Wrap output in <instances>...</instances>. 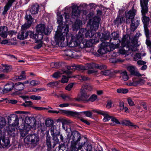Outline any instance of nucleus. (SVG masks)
Here are the masks:
<instances>
[{
  "mask_svg": "<svg viewBox=\"0 0 151 151\" xmlns=\"http://www.w3.org/2000/svg\"><path fill=\"white\" fill-rule=\"evenodd\" d=\"M97 35V37L94 38L90 39L87 41L86 42V46L87 47H90L92 46L93 44L98 42L99 41V38L100 37V33H97L96 34V36Z\"/></svg>",
  "mask_w": 151,
  "mask_h": 151,
  "instance_id": "obj_12",
  "label": "nucleus"
},
{
  "mask_svg": "<svg viewBox=\"0 0 151 151\" xmlns=\"http://www.w3.org/2000/svg\"><path fill=\"white\" fill-rule=\"evenodd\" d=\"M70 78L68 75L67 76L63 75L61 80V82L63 83H67L68 81V78Z\"/></svg>",
  "mask_w": 151,
  "mask_h": 151,
  "instance_id": "obj_42",
  "label": "nucleus"
},
{
  "mask_svg": "<svg viewBox=\"0 0 151 151\" xmlns=\"http://www.w3.org/2000/svg\"><path fill=\"white\" fill-rule=\"evenodd\" d=\"M136 12V10L134 9L133 7H132V10L128 11L127 13H126V19H131L132 20L133 19V18L135 16Z\"/></svg>",
  "mask_w": 151,
  "mask_h": 151,
  "instance_id": "obj_14",
  "label": "nucleus"
},
{
  "mask_svg": "<svg viewBox=\"0 0 151 151\" xmlns=\"http://www.w3.org/2000/svg\"><path fill=\"white\" fill-rule=\"evenodd\" d=\"M79 8V7L76 6H73L72 15V17L73 18H74L75 17H78L80 15V11Z\"/></svg>",
  "mask_w": 151,
  "mask_h": 151,
  "instance_id": "obj_20",
  "label": "nucleus"
},
{
  "mask_svg": "<svg viewBox=\"0 0 151 151\" xmlns=\"http://www.w3.org/2000/svg\"><path fill=\"white\" fill-rule=\"evenodd\" d=\"M81 139V134L77 131L72 132L70 140L71 141L70 149L71 151H76V145Z\"/></svg>",
  "mask_w": 151,
  "mask_h": 151,
  "instance_id": "obj_6",
  "label": "nucleus"
},
{
  "mask_svg": "<svg viewBox=\"0 0 151 151\" xmlns=\"http://www.w3.org/2000/svg\"><path fill=\"white\" fill-rule=\"evenodd\" d=\"M60 96L64 100L69 101L71 100V99L70 96L67 94H63L61 95Z\"/></svg>",
  "mask_w": 151,
  "mask_h": 151,
  "instance_id": "obj_47",
  "label": "nucleus"
},
{
  "mask_svg": "<svg viewBox=\"0 0 151 151\" xmlns=\"http://www.w3.org/2000/svg\"><path fill=\"white\" fill-rule=\"evenodd\" d=\"M81 88H83V89H85L86 91L87 90L89 91H91L93 89L92 85L90 84L87 83L83 84Z\"/></svg>",
  "mask_w": 151,
  "mask_h": 151,
  "instance_id": "obj_37",
  "label": "nucleus"
},
{
  "mask_svg": "<svg viewBox=\"0 0 151 151\" xmlns=\"http://www.w3.org/2000/svg\"><path fill=\"white\" fill-rule=\"evenodd\" d=\"M128 37L127 35L124 36L122 39V42L119 41L117 44H113L112 46H110L109 47L111 50H112L120 46L121 48L119 50V53L122 55H125L126 56L129 55L132 53V52L137 50V44L133 42L129 43Z\"/></svg>",
  "mask_w": 151,
  "mask_h": 151,
  "instance_id": "obj_1",
  "label": "nucleus"
},
{
  "mask_svg": "<svg viewBox=\"0 0 151 151\" xmlns=\"http://www.w3.org/2000/svg\"><path fill=\"white\" fill-rule=\"evenodd\" d=\"M119 36V34L117 33L114 32L111 34L110 37H112L111 39L113 38L114 40H117Z\"/></svg>",
  "mask_w": 151,
  "mask_h": 151,
  "instance_id": "obj_44",
  "label": "nucleus"
},
{
  "mask_svg": "<svg viewBox=\"0 0 151 151\" xmlns=\"http://www.w3.org/2000/svg\"><path fill=\"white\" fill-rule=\"evenodd\" d=\"M57 122H61L62 123V124L63 125L68 124L71 122V121L70 120L63 118L58 119L57 120Z\"/></svg>",
  "mask_w": 151,
  "mask_h": 151,
  "instance_id": "obj_30",
  "label": "nucleus"
},
{
  "mask_svg": "<svg viewBox=\"0 0 151 151\" xmlns=\"http://www.w3.org/2000/svg\"><path fill=\"white\" fill-rule=\"evenodd\" d=\"M140 23V18L139 17H136L132 20L130 25L131 30L134 31L137 28Z\"/></svg>",
  "mask_w": 151,
  "mask_h": 151,
  "instance_id": "obj_13",
  "label": "nucleus"
},
{
  "mask_svg": "<svg viewBox=\"0 0 151 151\" xmlns=\"http://www.w3.org/2000/svg\"><path fill=\"white\" fill-rule=\"evenodd\" d=\"M107 104L106 105V108L108 109L112 107L113 104L112 101L111 100H108L107 102Z\"/></svg>",
  "mask_w": 151,
  "mask_h": 151,
  "instance_id": "obj_46",
  "label": "nucleus"
},
{
  "mask_svg": "<svg viewBox=\"0 0 151 151\" xmlns=\"http://www.w3.org/2000/svg\"><path fill=\"white\" fill-rule=\"evenodd\" d=\"M58 82L57 81L52 82L47 84V86L50 87L54 88L57 86L58 84Z\"/></svg>",
  "mask_w": 151,
  "mask_h": 151,
  "instance_id": "obj_39",
  "label": "nucleus"
},
{
  "mask_svg": "<svg viewBox=\"0 0 151 151\" xmlns=\"http://www.w3.org/2000/svg\"><path fill=\"white\" fill-rule=\"evenodd\" d=\"M122 124L123 125L127 126H133L134 128H136L137 127L135 125H133V124L130 122L129 121L126 120H124L122 122Z\"/></svg>",
  "mask_w": 151,
  "mask_h": 151,
  "instance_id": "obj_35",
  "label": "nucleus"
},
{
  "mask_svg": "<svg viewBox=\"0 0 151 151\" xmlns=\"http://www.w3.org/2000/svg\"><path fill=\"white\" fill-rule=\"evenodd\" d=\"M82 22L80 20H77L72 26V29L73 31H77L79 29L81 26L82 25Z\"/></svg>",
  "mask_w": 151,
  "mask_h": 151,
  "instance_id": "obj_23",
  "label": "nucleus"
},
{
  "mask_svg": "<svg viewBox=\"0 0 151 151\" xmlns=\"http://www.w3.org/2000/svg\"><path fill=\"white\" fill-rule=\"evenodd\" d=\"M35 41L36 43H38L39 42H40V43L39 44H38L37 45L35 46L34 47V48L35 49H39L42 46V42L41 41V40L40 41H37V40H36L35 39Z\"/></svg>",
  "mask_w": 151,
  "mask_h": 151,
  "instance_id": "obj_51",
  "label": "nucleus"
},
{
  "mask_svg": "<svg viewBox=\"0 0 151 151\" xmlns=\"http://www.w3.org/2000/svg\"><path fill=\"white\" fill-rule=\"evenodd\" d=\"M97 72V71L94 69H90L87 71L88 74H94Z\"/></svg>",
  "mask_w": 151,
  "mask_h": 151,
  "instance_id": "obj_56",
  "label": "nucleus"
},
{
  "mask_svg": "<svg viewBox=\"0 0 151 151\" xmlns=\"http://www.w3.org/2000/svg\"><path fill=\"white\" fill-rule=\"evenodd\" d=\"M35 108L36 109L40 111L43 110H47L50 108L51 109H52V108L50 107H48L47 108L43 107H36Z\"/></svg>",
  "mask_w": 151,
  "mask_h": 151,
  "instance_id": "obj_57",
  "label": "nucleus"
},
{
  "mask_svg": "<svg viewBox=\"0 0 151 151\" xmlns=\"http://www.w3.org/2000/svg\"><path fill=\"white\" fill-rule=\"evenodd\" d=\"M16 0H7L8 2L6 4L4 8V10L2 12V14L4 15L6 13L8 10H9L10 7L12 6V4Z\"/></svg>",
  "mask_w": 151,
  "mask_h": 151,
  "instance_id": "obj_16",
  "label": "nucleus"
},
{
  "mask_svg": "<svg viewBox=\"0 0 151 151\" xmlns=\"http://www.w3.org/2000/svg\"><path fill=\"white\" fill-rule=\"evenodd\" d=\"M40 83L39 81L32 80L30 82V84L31 86H35L39 85Z\"/></svg>",
  "mask_w": 151,
  "mask_h": 151,
  "instance_id": "obj_48",
  "label": "nucleus"
},
{
  "mask_svg": "<svg viewBox=\"0 0 151 151\" xmlns=\"http://www.w3.org/2000/svg\"><path fill=\"white\" fill-rule=\"evenodd\" d=\"M14 88V83L11 82L6 84L4 87L3 91L4 93H7L11 91Z\"/></svg>",
  "mask_w": 151,
  "mask_h": 151,
  "instance_id": "obj_17",
  "label": "nucleus"
},
{
  "mask_svg": "<svg viewBox=\"0 0 151 151\" xmlns=\"http://www.w3.org/2000/svg\"><path fill=\"white\" fill-rule=\"evenodd\" d=\"M127 101L129 106H133L134 105L133 101L131 98H128L127 99Z\"/></svg>",
  "mask_w": 151,
  "mask_h": 151,
  "instance_id": "obj_58",
  "label": "nucleus"
},
{
  "mask_svg": "<svg viewBox=\"0 0 151 151\" xmlns=\"http://www.w3.org/2000/svg\"><path fill=\"white\" fill-rule=\"evenodd\" d=\"M26 78V76L25 75H23L20 74L19 76H18L17 77V79H19L20 80H24Z\"/></svg>",
  "mask_w": 151,
  "mask_h": 151,
  "instance_id": "obj_62",
  "label": "nucleus"
},
{
  "mask_svg": "<svg viewBox=\"0 0 151 151\" xmlns=\"http://www.w3.org/2000/svg\"><path fill=\"white\" fill-rule=\"evenodd\" d=\"M82 113L85 114L86 116L87 117H91L92 116L93 113L89 111H83Z\"/></svg>",
  "mask_w": 151,
  "mask_h": 151,
  "instance_id": "obj_54",
  "label": "nucleus"
},
{
  "mask_svg": "<svg viewBox=\"0 0 151 151\" xmlns=\"http://www.w3.org/2000/svg\"><path fill=\"white\" fill-rule=\"evenodd\" d=\"M125 20V19L123 17H118L115 19L114 21L116 24H120L122 22H124Z\"/></svg>",
  "mask_w": 151,
  "mask_h": 151,
  "instance_id": "obj_36",
  "label": "nucleus"
},
{
  "mask_svg": "<svg viewBox=\"0 0 151 151\" xmlns=\"http://www.w3.org/2000/svg\"><path fill=\"white\" fill-rule=\"evenodd\" d=\"M28 132V130L26 129H21L20 130V134L21 136L24 137Z\"/></svg>",
  "mask_w": 151,
  "mask_h": 151,
  "instance_id": "obj_43",
  "label": "nucleus"
},
{
  "mask_svg": "<svg viewBox=\"0 0 151 151\" xmlns=\"http://www.w3.org/2000/svg\"><path fill=\"white\" fill-rule=\"evenodd\" d=\"M81 78V80L83 81H87L89 79V78L88 77L85 76L81 75L80 76V78Z\"/></svg>",
  "mask_w": 151,
  "mask_h": 151,
  "instance_id": "obj_61",
  "label": "nucleus"
},
{
  "mask_svg": "<svg viewBox=\"0 0 151 151\" xmlns=\"http://www.w3.org/2000/svg\"><path fill=\"white\" fill-rule=\"evenodd\" d=\"M45 124L48 127H50L52 124V120H50L46 121Z\"/></svg>",
  "mask_w": 151,
  "mask_h": 151,
  "instance_id": "obj_64",
  "label": "nucleus"
},
{
  "mask_svg": "<svg viewBox=\"0 0 151 151\" xmlns=\"http://www.w3.org/2000/svg\"><path fill=\"white\" fill-rule=\"evenodd\" d=\"M45 26L44 24H40L37 25L36 28V31L38 34H34L31 32H29L30 37L33 39L37 40V41H40L42 40L43 38V34L44 33L46 35H48L50 33V30L47 31L45 30Z\"/></svg>",
  "mask_w": 151,
  "mask_h": 151,
  "instance_id": "obj_4",
  "label": "nucleus"
},
{
  "mask_svg": "<svg viewBox=\"0 0 151 151\" xmlns=\"http://www.w3.org/2000/svg\"><path fill=\"white\" fill-rule=\"evenodd\" d=\"M39 5L37 3L32 5L30 10V12L32 14H37L39 11Z\"/></svg>",
  "mask_w": 151,
  "mask_h": 151,
  "instance_id": "obj_18",
  "label": "nucleus"
},
{
  "mask_svg": "<svg viewBox=\"0 0 151 151\" xmlns=\"http://www.w3.org/2000/svg\"><path fill=\"white\" fill-rule=\"evenodd\" d=\"M100 20V18L97 17H94L92 21H91L92 20H91L90 22L91 31L90 32L89 30H86L84 29V31L83 33H84L86 37L91 38L93 37L94 36V38L97 37V35L96 36V34L98 33H96V30L98 29L99 27V22Z\"/></svg>",
  "mask_w": 151,
  "mask_h": 151,
  "instance_id": "obj_3",
  "label": "nucleus"
},
{
  "mask_svg": "<svg viewBox=\"0 0 151 151\" xmlns=\"http://www.w3.org/2000/svg\"><path fill=\"white\" fill-rule=\"evenodd\" d=\"M111 121L112 122L111 124L112 125L114 126L116 124H120L119 120L115 117H112L111 118Z\"/></svg>",
  "mask_w": 151,
  "mask_h": 151,
  "instance_id": "obj_41",
  "label": "nucleus"
},
{
  "mask_svg": "<svg viewBox=\"0 0 151 151\" xmlns=\"http://www.w3.org/2000/svg\"><path fill=\"white\" fill-rule=\"evenodd\" d=\"M32 105V102L30 101H25V103L22 104V105L25 107L31 106Z\"/></svg>",
  "mask_w": 151,
  "mask_h": 151,
  "instance_id": "obj_52",
  "label": "nucleus"
},
{
  "mask_svg": "<svg viewBox=\"0 0 151 151\" xmlns=\"http://www.w3.org/2000/svg\"><path fill=\"white\" fill-rule=\"evenodd\" d=\"M25 18L27 20V22L23 25H22L21 27L22 31L25 30L29 27L31 26L34 19L31 15L30 14L28 15L27 14H26Z\"/></svg>",
  "mask_w": 151,
  "mask_h": 151,
  "instance_id": "obj_8",
  "label": "nucleus"
},
{
  "mask_svg": "<svg viewBox=\"0 0 151 151\" xmlns=\"http://www.w3.org/2000/svg\"><path fill=\"white\" fill-rule=\"evenodd\" d=\"M62 112L64 114H65L68 116H71L76 117L79 115V113L78 112L66 110H63Z\"/></svg>",
  "mask_w": 151,
  "mask_h": 151,
  "instance_id": "obj_25",
  "label": "nucleus"
},
{
  "mask_svg": "<svg viewBox=\"0 0 151 151\" xmlns=\"http://www.w3.org/2000/svg\"><path fill=\"white\" fill-rule=\"evenodd\" d=\"M97 66L96 64L94 63H88V64L87 67L90 69H95L96 68V67Z\"/></svg>",
  "mask_w": 151,
  "mask_h": 151,
  "instance_id": "obj_53",
  "label": "nucleus"
},
{
  "mask_svg": "<svg viewBox=\"0 0 151 151\" xmlns=\"http://www.w3.org/2000/svg\"><path fill=\"white\" fill-rule=\"evenodd\" d=\"M41 97L40 96H36L35 95H32L30 96V98L31 99L34 100H39L41 99Z\"/></svg>",
  "mask_w": 151,
  "mask_h": 151,
  "instance_id": "obj_55",
  "label": "nucleus"
},
{
  "mask_svg": "<svg viewBox=\"0 0 151 151\" xmlns=\"http://www.w3.org/2000/svg\"><path fill=\"white\" fill-rule=\"evenodd\" d=\"M0 70L1 71L5 73L10 72L12 70L11 66L6 64H2L0 66Z\"/></svg>",
  "mask_w": 151,
  "mask_h": 151,
  "instance_id": "obj_15",
  "label": "nucleus"
},
{
  "mask_svg": "<svg viewBox=\"0 0 151 151\" xmlns=\"http://www.w3.org/2000/svg\"><path fill=\"white\" fill-rule=\"evenodd\" d=\"M143 81L142 80L140 79L135 81H133L132 82L127 83V84L129 86H136L138 84H141V82L143 83Z\"/></svg>",
  "mask_w": 151,
  "mask_h": 151,
  "instance_id": "obj_28",
  "label": "nucleus"
},
{
  "mask_svg": "<svg viewBox=\"0 0 151 151\" xmlns=\"http://www.w3.org/2000/svg\"><path fill=\"white\" fill-rule=\"evenodd\" d=\"M8 29L5 26L0 27V36L4 38H6L7 36V31Z\"/></svg>",
  "mask_w": 151,
  "mask_h": 151,
  "instance_id": "obj_21",
  "label": "nucleus"
},
{
  "mask_svg": "<svg viewBox=\"0 0 151 151\" xmlns=\"http://www.w3.org/2000/svg\"><path fill=\"white\" fill-rule=\"evenodd\" d=\"M73 86V84L72 83H70L65 88L66 90L70 91Z\"/></svg>",
  "mask_w": 151,
  "mask_h": 151,
  "instance_id": "obj_60",
  "label": "nucleus"
},
{
  "mask_svg": "<svg viewBox=\"0 0 151 151\" xmlns=\"http://www.w3.org/2000/svg\"><path fill=\"white\" fill-rule=\"evenodd\" d=\"M141 57V55L140 53H136L134 56V59L135 60H137L138 59H139Z\"/></svg>",
  "mask_w": 151,
  "mask_h": 151,
  "instance_id": "obj_63",
  "label": "nucleus"
},
{
  "mask_svg": "<svg viewBox=\"0 0 151 151\" xmlns=\"http://www.w3.org/2000/svg\"><path fill=\"white\" fill-rule=\"evenodd\" d=\"M99 54L96 53L95 55L97 56L101 55L104 54V42H103L99 45V49L97 51Z\"/></svg>",
  "mask_w": 151,
  "mask_h": 151,
  "instance_id": "obj_27",
  "label": "nucleus"
},
{
  "mask_svg": "<svg viewBox=\"0 0 151 151\" xmlns=\"http://www.w3.org/2000/svg\"><path fill=\"white\" fill-rule=\"evenodd\" d=\"M39 141L38 135L35 134L28 135L24 139V142L30 144L31 147H35L37 145Z\"/></svg>",
  "mask_w": 151,
  "mask_h": 151,
  "instance_id": "obj_7",
  "label": "nucleus"
},
{
  "mask_svg": "<svg viewBox=\"0 0 151 151\" xmlns=\"http://www.w3.org/2000/svg\"><path fill=\"white\" fill-rule=\"evenodd\" d=\"M76 65L68 66L67 67V69L69 70L68 71H64L65 73L67 74H70L74 70L76 69Z\"/></svg>",
  "mask_w": 151,
  "mask_h": 151,
  "instance_id": "obj_31",
  "label": "nucleus"
},
{
  "mask_svg": "<svg viewBox=\"0 0 151 151\" xmlns=\"http://www.w3.org/2000/svg\"><path fill=\"white\" fill-rule=\"evenodd\" d=\"M51 139L50 137L48 136L46 137V144L47 147V150L48 151H50L52 147Z\"/></svg>",
  "mask_w": 151,
  "mask_h": 151,
  "instance_id": "obj_29",
  "label": "nucleus"
},
{
  "mask_svg": "<svg viewBox=\"0 0 151 151\" xmlns=\"http://www.w3.org/2000/svg\"><path fill=\"white\" fill-rule=\"evenodd\" d=\"M6 124V120L4 117L0 116V128H4Z\"/></svg>",
  "mask_w": 151,
  "mask_h": 151,
  "instance_id": "obj_34",
  "label": "nucleus"
},
{
  "mask_svg": "<svg viewBox=\"0 0 151 151\" xmlns=\"http://www.w3.org/2000/svg\"><path fill=\"white\" fill-rule=\"evenodd\" d=\"M24 88V85L21 82H18L14 84V89L17 91H19L23 90Z\"/></svg>",
  "mask_w": 151,
  "mask_h": 151,
  "instance_id": "obj_22",
  "label": "nucleus"
},
{
  "mask_svg": "<svg viewBox=\"0 0 151 151\" xmlns=\"http://www.w3.org/2000/svg\"><path fill=\"white\" fill-rule=\"evenodd\" d=\"M127 69L132 74L137 76H141L142 75L136 70V68L134 66H128Z\"/></svg>",
  "mask_w": 151,
  "mask_h": 151,
  "instance_id": "obj_19",
  "label": "nucleus"
},
{
  "mask_svg": "<svg viewBox=\"0 0 151 151\" xmlns=\"http://www.w3.org/2000/svg\"><path fill=\"white\" fill-rule=\"evenodd\" d=\"M116 91L119 93L125 94L128 92V90L127 88H119L117 89Z\"/></svg>",
  "mask_w": 151,
  "mask_h": 151,
  "instance_id": "obj_40",
  "label": "nucleus"
},
{
  "mask_svg": "<svg viewBox=\"0 0 151 151\" xmlns=\"http://www.w3.org/2000/svg\"><path fill=\"white\" fill-rule=\"evenodd\" d=\"M51 67L52 68H59L60 67V64L59 63H52L50 64Z\"/></svg>",
  "mask_w": 151,
  "mask_h": 151,
  "instance_id": "obj_49",
  "label": "nucleus"
},
{
  "mask_svg": "<svg viewBox=\"0 0 151 151\" xmlns=\"http://www.w3.org/2000/svg\"><path fill=\"white\" fill-rule=\"evenodd\" d=\"M145 35L147 38L149 37L150 31L147 28V26H144Z\"/></svg>",
  "mask_w": 151,
  "mask_h": 151,
  "instance_id": "obj_50",
  "label": "nucleus"
},
{
  "mask_svg": "<svg viewBox=\"0 0 151 151\" xmlns=\"http://www.w3.org/2000/svg\"><path fill=\"white\" fill-rule=\"evenodd\" d=\"M65 73V72L63 70L58 71L56 72L55 73L52 75L53 77L55 78H58L61 76V75Z\"/></svg>",
  "mask_w": 151,
  "mask_h": 151,
  "instance_id": "obj_33",
  "label": "nucleus"
},
{
  "mask_svg": "<svg viewBox=\"0 0 151 151\" xmlns=\"http://www.w3.org/2000/svg\"><path fill=\"white\" fill-rule=\"evenodd\" d=\"M0 145L3 147H9L10 146V140L7 137H6L4 135L0 136Z\"/></svg>",
  "mask_w": 151,
  "mask_h": 151,
  "instance_id": "obj_11",
  "label": "nucleus"
},
{
  "mask_svg": "<svg viewBox=\"0 0 151 151\" xmlns=\"http://www.w3.org/2000/svg\"><path fill=\"white\" fill-rule=\"evenodd\" d=\"M63 17L60 14H57V21L59 25L58 26L59 29H60V31L56 32L55 36V40L57 44L62 45L63 43L65 38L68 32L69 27L68 25L63 26Z\"/></svg>",
  "mask_w": 151,
  "mask_h": 151,
  "instance_id": "obj_2",
  "label": "nucleus"
},
{
  "mask_svg": "<svg viewBox=\"0 0 151 151\" xmlns=\"http://www.w3.org/2000/svg\"><path fill=\"white\" fill-rule=\"evenodd\" d=\"M76 69L78 70H85L86 69L85 67L82 65H76Z\"/></svg>",
  "mask_w": 151,
  "mask_h": 151,
  "instance_id": "obj_59",
  "label": "nucleus"
},
{
  "mask_svg": "<svg viewBox=\"0 0 151 151\" xmlns=\"http://www.w3.org/2000/svg\"><path fill=\"white\" fill-rule=\"evenodd\" d=\"M141 8L142 14L147 13L148 11V2L149 0H139Z\"/></svg>",
  "mask_w": 151,
  "mask_h": 151,
  "instance_id": "obj_10",
  "label": "nucleus"
},
{
  "mask_svg": "<svg viewBox=\"0 0 151 151\" xmlns=\"http://www.w3.org/2000/svg\"><path fill=\"white\" fill-rule=\"evenodd\" d=\"M147 13H145L144 14H142V21L144 24V26H147L150 24V18L145 16Z\"/></svg>",
  "mask_w": 151,
  "mask_h": 151,
  "instance_id": "obj_24",
  "label": "nucleus"
},
{
  "mask_svg": "<svg viewBox=\"0 0 151 151\" xmlns=\"http://www.w3.org/2000/svg\"><path fill=\"white\" fill-rule=\"evenodd\" d=\"M29 32H31V31H29L27 32L24 33L23 31L22 30L21 32L18 33L17 36L18 38L21 40H23L26 39L28 36H29Z\"/></svg>",
  "mask_w": 151,
  "mask_h": 151,
  "instance_id": "obj_26",
  "label": "nucleus"
},
{
  "mask_svg": "<svg viewBox=\"0 0 151 151\" xmlns=\"http://www.w3.org/2000/svg\"><path fill=\"white\" fill-rule=\"evenodd\" d=\"M97 96L95 94H92L88 99V100L93 102L96 101L97 99Z\"/></svg>",
  "mask_w": 151,
  "mask_h": 151,
  "instance_id": "obj_45",
  "label": "nucleus"
},
{
  "mask_svg": "<svg viewBox=\"0 0 151 151\" xmlns=\"http://www.w3.org/2000/svg\"><path fill=\"white\" fill-rule=\"evenodd\" d=\"M120 76L122 78V79L124 81H127L129 79L127 73L125 71H124L120 73Z\"/></svg>",
  "mask_w": 151,
  "mask_h": 151,
  "instance_id": "obj_32",
  "label": "nucleus"
},
{
  "mask_svg": "<svg viewBox=\"0 0 151 151\" xmlns=\"http://www.w3.org/2000/svg\"><path fill=\"white\" fill-rule=\"evenodd\" d=\"M84 29H81L80 30L78 33L75 36H72L71 39L68 44L69 46L70 47H81V45L82 44L81 42L83 37V32Z\"/></svg>",
  "mask_w": 151,
  "mask_h": 151,
  "instance_id": "obj_5",
  "label": "nucleus"
},
{
  "mask_svg": "<svg viewBox=\"0 0 151 151\" xmlns=\"http://www.w3.org/2000/svg\"><path fill=\"white\" fill-rule=\"evenodd\" d=\"M112 116L110 115V113L107 111H104V122L110 120Z\"/></svg>",
  "mask_w": 151,
  "mask_h": 151,
  "instance_id": "obj_38",
  "label": "nucleus"
},
{
  "mask_svg": "<svg viewBox=\"0 0 151 151\" xmlns=\"http://www.w3.org/2000/svg\"><path fill=\"white\" fill-rule=\"evenodd\" d=\"M80 96L76 99L78 101H87L88 99L89 96V94L83 88H81L80 91Z\"/></svg>",
  "mask_w": 151,
  "mask_h": 151,
  "instance_id": "obj_9",
  "label": "nucleus"
}]
</instances>
